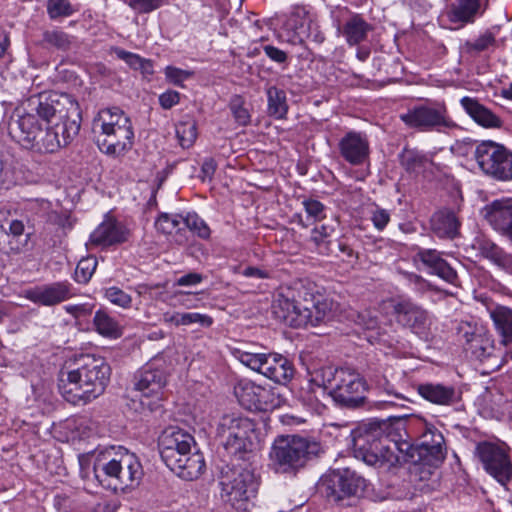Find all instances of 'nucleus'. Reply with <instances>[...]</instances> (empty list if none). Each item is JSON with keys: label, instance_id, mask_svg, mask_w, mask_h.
Listing matches in <instances>:
<instances>
[{"label": "nucleus", "instance_id": "28", "mask_svg": "<svg viewBox=\"0 0 512 512\" xmlns=\"http://www.w3.org/2000/svg\"><path fill=\"white\" fill-rule=\"evenodd\" d=\"M127 230L113 219L103 221L90 235V243L96 246H111L127 240Z\"/></svg>", "mask_w": 512, "mask_h": 512}, {"label": "nucleus", "instance_id": "19", "mask_svg": "<svg viewBox=\"0 0 512 512\" xmlns=\"http://www.w3.org/2000/svg\"><path fill=\"white\" fill-rule=\"evenodd\" d=\"M482 214L492 229L512 245V198L492 201L482 209Z\"/></svg>", "mask_w": 512, "mask_h": 512}, {"label": "nucleus", "instance_id": "30", "mask_svg": "<svg viewBox=\"0 0 512 512\" xmlns=\"http://www.w3.org/2000/svg\"><path fill=\"white\" fill-rule=\"evenodd\" d=\"M294 366L290 360L280 354H268L264 362L263 375L278 384H286L294 376Z\"/></svg>", "mask_w": 512, "mask_h": 512}, {"label": "nucleus", "instance_id": "48", "mask_svg": "<svg viewBox=\"0 0 512 512\" xmlns=\"http://www.w3.org/2000/svg\"><path fill=\"white\" fill-rule=\"evenodd\" d=\"M176 136L182 148H189L196 140V124L194 122H181L176 126Z\"/></svg>", "mask_w": 512, "mask_h": 512}, {"label": "nucleus", "instance_id": "6", "mask_svg": "<svg viewBox=\"0 0 512 512\" xmlns=\"http://www.w3.org/2000/svg\"><path fill=\"white\" fill-rule=\"evenodd\" d=\"M321 453V443L312 437L298 434L280 435L272 443L269 467L276 474L296 476Z\"/></svg>", "mask_w": 512, "mask_h": 512}, {"label": "nucleus", "instance_id": "24", "mask_svg": "<svg viewBox=\"0 0 512 512\" xmlns=\"http://www.w3.org/2000/svg\"><path fill=\"white\" fill-rule=\"evenodd\" d=\"M340 155L351 165H361L369 155V142L365 134L355 131L346 133L339 141Z\"/></svg>", "mask_w": 512, "mask_h": 512}, {"label": "nucleus", "instance_id": "8", "mask_svg": "<svg viewBox=\"0 0 512 512\" xmlns=\"http://www.w3.org/2000/svg\"><path fill=\"white\" fill-rule=\"evenodd\" d=\"M95 478L100 484L109 481L114 489H132L137 487L144 475L142 464L136 454L124 447H118L114 456L107 462H98L93 466Z\"/></svg>", "mask_w": 512, "mask_h": 512}, {"label": "nucleus", "instance_id": "57", "mask_svg": "<svg viewBox=\"0 0 512 512\" xmlns=\"http://www.w3.org/2000/svg\"><path fill=\"white\" fill-rule=\"evenodd\" d=\"M357 324L366 330H375L378 328L379 321L376 313L365 310L357 315Z\"/></svg>", "mask_w": 512, "mask_h": 512}, {"label": "nucleus", "instance_id": "38", "mask_svg": "<svg viewBox=\"0 0 512 512\" xmlns=\"http://www.w3.org/2000/svg\"><path fill=\"white\" fill-rule=\"evenodd\" d=\"M334 234L335 227L323 224L311 231L310 241L313 242L319 253L332 255L335 252V249L332 247V244L335 242L332 240Z\"/></svg>", "mask_w": 512, "mask_h": 512}, {"label": "nucleus", "instance_id": "60", "mask_svg": "<svg viewBox=\"0 0 512 512\" xmlns=\"http://www.w3.org/2000/svg\"><path fill=\"white\" fill-rule=\"evenodd\" d=\"M184 326L190 324H199L202 327H209L212 325L213 320L206 314H200L197 312L183 313Z\"/></svg>", "mask_w": 512, "mask_h": 512}, {"label": "nucleus", "instance_id": "26", "mask_svg": "<svg viewBox=\"0 0 512 512\" xmlns=\"http://www.w3.org/2000/svg\"><path fill=\"white\" fill-rule=\"evenodd\" d=\"M415 389L423 399L436 405L451 406L461 399L460 393L453 386L442 383H420Z\"/></svg>", "mask_w": 512, "mask_h": 512}, {"label": "nucleus", "instance_id": "64", "mask_svg": "<svg viewBox=\"0 0 512 512\" xmlns=\"http://www.w3.org/2000/svg\"><path fill=\"white\" fill-rule=\"evenodd\" d=\"M65 310L74 317L81 318L90 315L93 306L89 304L67 305L65 306Z\"/></svg>", "mask_w": 512, "mask_h": 512}, {"label": "nucleus", "instance_id": "12", "mask_svg": "<svg viewBox=\"0 0 512 512\" xmlns=\"http://www.w3.org/2000/svg\"><path fill=\"white\" fill-rule=\"evenodd\" d=\"M399 117L408 127L422 132L441 131L455 126L446 106L439 103L415 105Z\"/></svg>", "mask_w": 512, "mask_h": 512}, {"label": "nucleus", "instance_id": "34", "mask_svg": "<svg viewBox=\"0 0 512 512\" xmlns=\"http://www.w3.org/2000/svg\"><path fill=\"white\" fill-rule=\"evenodd\" d=\"M495 329L501 337V343H512V309L498 306L490 312Z\"/></svg>", "mask_w": 512, "mask_h": 512}, {"label": "nucleus", "instance_id": "50", "mask_svg": "<svg viewBox=\"0 0 512 512\" xmlns=\"http://www.w3.org/2000/svg\"><path fill=\"white\" fill-rule=\"evenodd\" d=\"M97 267L95 257L81 259L75 269V280L79 283H87L94 274Z\"/></svg>", "mask_w": 512, "mask_h": 512}, {"label": "nucleus", "instance_id": "15", "mask_svg": "<svg viewBox=\"0 0 512 512\" xmlns=\"http://www.w3.org/2000/svg\"><path fill=\"white\" fill-rule=\"evenodd\" d=\"M160 456L166 466H175L176 461L188 451L195 449L194 437L187 431L170 426L163 430L158 439Z\"/></svg>", "mask_w": 512, "mask_h": 512}, {"label": "nucleus", "instance_id": "17", "mask_svg": "<svg viewBox=\"0 0 512 512\" xmlns=\"http://www.w3.org/2000/svg\"><path fill=\"white\" fill-rule=\"evenodd\" d=\"M337 34L342 36L349 46L359 45L368 38L373 30L362 14L351 12L347 8L341 9L334 19Z\"/></svg>", "mask_w": 512, "mask_h": 512}, {"label": "nucleus", "instance_id": "7", "mask_svg": "<svg viewBox=\"0 0 512 512\" xmlns=\"http://www.w3.org/2000/svg\"><path fill=\"white\" fill-rule=\"evenodd\" d=\"M93 132L99 149L110 156L124 155L133 146L130 118L118 107L100 110L93 119Z\"/></svg>", "mask_w": 512, "mask_h": 512}, {"label": "nucleus", "instance_id": "13", "mask_svg": "<svg viewBox=\"0 0 512 512\" xmlns=\"http://www.w3.org/2000/svg\"><path fill=\"white\" fill-rule=\"evenodd\" d=\"M165 384V372L154 368L152 364H147L135 375L133 386L141 394L140 404L143 409L154 412L161 407Z\"/></svg>", "mask_w": 512, "mask_h": 512}, {"label": "nucleus", "instance_id": "39", "mask_svg": "<svg viewBox=\"0 0 512 512\" xmlns=\"http://www.w3.org/2000/svg\"><path fill=\"white\" fill-rule=\"evenodd\" d=\"M286 26L302 39L303 35L310 34L313 19L304 7H295L286 22Z\"/></svg>", "mask_w": 512, "mask_h": 512}, {"label": "nucleus", "instance_id": "61", "mask_svg": "<svg viewBox=\"0 0 512 512\" xmlns=\"http://www.w3.org/2000/svg\"><path fill=\"white\" fill-rule=\"evenodd\" d=\"M116 55L121 60L125 61L131 68L138 70L139 66L142 63V57L137 54L125 51L123 49H117Z\"/></svg>", "mask_w": 512, "mask_h": 512}, {"label": "nucleus", "instance_id": "5", "mask_svg": "<svg viewBox=\"0 0 512 512\" xmlns=\"http://www.w3.org/2000/svg\"><path fill=\"white\" fill-rule=\"evenodd\" d=\"M76 367L61 370L58 389L64 399L74 405L86 404L102 395L110 381L111 367L102 357L82 355Z\"/></svg>", "mask_w": 512, "mask_h": 512}, {"label": "nucleus", "instance_id": "49", "mask_svg": "<svg viewBox=\"0 0 512 512\" xmlns=\"http://www.w3.org/2000/svg\"><path fill=\"white\" fill-rule=\"evenodd\" d=\"M414 445H420L423 447H445V440L441 432H439L434 426L430 425L425 427V431L421 434L419 439Z\"/></svg>", "mask_w": 512, "mask_h": 512}, {"label": "nucleus", "instance_id": "52", "mask_svg": "<svg viewBox=\"0 0 512 512\" xmlns=\"http://www.w3.org/2000/svg\"><path fill=\"white\" fill-rule=\"evenodd\" d=\"M238 359L242 364L263 375L264 362L268 359V354L239 352Z\"/></svg>", "mask_w": 512, "mask_h": 512}, {"label": "nucleus", "instance_id": "53", "mask_svg": "<svg viewBox=\"0 0 512 512\" xmlns=\"http://www.w3.org/2000/svg\"><path fill=\"white\" fill-rule=\"evenodd\" d=\"M104 295L114 305L122 308H129L131 306V296L116 286L106 288Z\"/></svg>", "mask_w": 512, "mask_h": 512}, {"label": "nucleus", "instance_id": "1", "mask_svg": "<svg viewBox=\"0 0 512 512\" xmlns=\"http://www.w3.org/2000/svg\"><path fill=\"white\" fill-rule=\"evenodd\" d=\"M391 425L385 420L363 422L352 431L353 453L365 464L389 470L401 458L415 464L438 467L446 457V447H423L390 439Z\"/></svg>", "mask_w": 512, "mask_h": 512}, {"label": "nucleus", "instance_id": "23", "mask_svg": "<svg viewBox=\"0 0 512 512\" xmlns=\"http://www.w3.org/2000/svg\"><path fill=\"white\" fill-rule=\"evenodd\" d=\"M479 15H481L480 0H452L443 16L450 23L451 29H460L474 23Z\"/></svg>", "mask_w": 512, "mask_h": 512}, {"label": "nucleus", "instance_id": "42", "mask_svg": "<svg viewBox=\"0 0 512 512\" xmlns=\"http://www.w3.org/2000/svg\"><path fill=\"white\" fill-rule=\"evenodd\" d=\"M93 324L96 331L104 337L116 339L122 335L119 323L103 310H98L95 313Z\"/></svg>", "mask_w": 512, "mask_h": 512}, {"label": "nucleus", "instance_id": "10", "mask_svg": "<svg viewBox=\"0 0 512 512\" xmlns=\"http://www.w3.org/2000/svg\"><path fill=\"white\" fill-rule=\"evenodd\" d=\"M367 481L350 468L336 469L325 474L320 481V488L330 502L350 505V499L363 496Z\"/></svg>", "mask_w": 512, "mask_h": 512}, {"label": "nucleus", "instance_id": "51", "mask_svg": "<svg viewBox=\"0 0 512 512\" xmlns=\"http://www.w3.org/2000/svg\"><path fill=\"white\" fill-rule=\"evenodd\" d=\"M183 227L197 234L202 239H207L210 236V229L207 224L197 214H187L183 218Z\"/></svg>", "mask_w": 512, "mask_h": 512}, {"label": "nucleus", "instance_id": "32", "mask_svg": "<svg viewBox=\"0 0 512 512\" xmlns=\"http://www.w3.org/2000/svg\"><path fill=\"white\" fill-rule=\"evenodd\" d=\"M430 224L432 231L440 238H454L460 227V222L455 213L448 209L434 213Z\"/></svg>", "mask_w": 512, "mask_h": 512}, {"label": "nucleus", "instance_id": "45", "mask_svg": "<svg viewBox=\"0 0 512 512\" xmlns=\"http://www.w3.org/2000/svg\"><path fill=\"white\" fill-rule=\"evenodd\" d=\"M46 9L51 20L70 17L77 11L69 0H47Z\"/></svg>", "mask_w": 512, "mask_h": 512}, {"label": "nucleus", "instance_id": "11", "mask_svg": "<svg viewBox=\"0 0 512 512\" xmlns=\"http://www.w3.org/2000/svg\"><path fill=\"white\" fill-rule=\"evenodd\" d=\"M474 158L483 173L497 181L512 180V151L491 140L477 144Z\"/></svg>", "mask_w": 512, "mask_h": 512}, {"label": "nucleus", "instance_id": "31", "mask_svg": "<svg viewBox=\"0 0 512 512\" xmlns=\"http://www.w3.org/2000/svg\"><path fill=\"white\" fill-rule=\"evenodd\" d=\"M461 106L465 112L480 126L485 128H500L501 119L490 109L481 104L477 99L463 97L460 100Z\"/></svg>", "mask_w": 512, "mask_h": 512}, {"label": "nucleus", "instance_id": "40", "mask_svg": "<svg viewBox=\"0 0 512 512\" xmlns=\"http://www.w3.org/2000/svg\"><path fill=\"white\" fill-rule=\"evenodd\" d=\"M268 100V114L276 119H284L288 112L285 91L270 86L266 90Z\"/></svg>", "mask_w": 512, "mask_h": 512}, {"label": "nucleus", "instance_id": "63", "mask_svg": "<svg viewBox=\"0 0 512 512\" xmlns=\"http://www.w3.org/2000/svg\"><path fill=\"white\" fill-rule=\"evenodd\" d=\"M374 226L378 230H383L390 220V215L385 209H376L371 217Z\"/></svg>", "mask_w": 512, "mask_h": 512}, {"label": "nucleus", "instance_id": "25", "mask_svg": "<svg viewBox=\"0 0 512 512\" xmlns=\"http://www.w3.org/2000/svg\"><path fill=\"white\" fill-rule=\"evenodd\" d=\"M416 257L429 269L430 273L437 275L450 284L458 285L457 272L442 258L439 251L435 249L419 248Z\"/></svg>", "mask_w": 512, "mask_h": 512}, {"label": "nucleus", "instance_id": "44", "mask_svg": "<svg viewBox=\"0 0 512 512\" xmlns=\"http://www.w3.org/2000/svg\"><path fill=\"white\" fill-rule=\"evenodd\" d=\"M496 38L491 31H485L474 40H468L464 44L465 51L469 54H478L495 46Z\"/></svg>", "mask_w": 512, "mask_h": 512}, {"label": "nucleus", "instance_id": "41", "mask_svg": "<svg viewBox=\"0 0 512 512\" xmlns=\"http://www.w3.org/2000/svg\"><path fill=\"white\" fill-rule=\"evenodd\" d=\"M74 41V36L69 35L59 28L45 30L42 34V44L44 47L54 48L64 52L71 49Z\"/></svg>", "mask_w": 512, "mask_h": 512}, {"label": "nucleus", "instance_id": "54", "mask_svg": "<svg viewBox=\"0 0 512 512\" xmlns=\"http://www.w3.org/2000/svg\"><path fill=\"white\" fill-rule=\"evenodd\" d=\"M166 0H125V3L138 14L151 13L164 5Z\"/></svg>", "mask_w": 512, "mask_h": 512}, {"label": "nucleus", "instance_id": "9", "mask_svg": "<svg viewBox=\"0 0 512 512\" xmlns=\"http://www.w3.org/2000/svg\"><path fill=\"white\" fill-rule=\"evenodd\" d=\"M221 498L236 510H246L247 503L255 497L258 481L251 464L234 465L222 473Z\"/></svg>", "mask_w": 512, "mask_h": 512}, {"label": "nucleus", "instance_id": "20", "mask_svg": "<svg viewBox=\"0 0 512 512\" xmlns=\"http://www.w3.org/2000/svg\"><path fill=\"white\" fill-rule=\"evenodd\" d=\"M59 122L54 126H46L40 123L35 135L29 140L25 149L38 153H53L60 147L68 145L71 141L64 142L63 126L67 122L64 117H57Z\"/></svg>", "mask_w": 512, "mask_h": 512}, {"label": "nucleus", "instance_id": "21", "mask_svg": "<svg viewBox=\"0 0 512 512\" xmlns=\"http://www.w3.org/2000/svg\"><path fill=\"white\" fill-rule=\"evenodd\" d=\"M459 336L463 341L464 350L471 357L481 362L494 356L495 346L491 337L481 329L468 324L459 327Z\"/></svg>", "mask_w": 512, "mask_h": 512}, {"label": "nucleus", "instance_id": "14", "mask_svg": "<svg viewBox=\"0 0 512 512\" xmlns=\"http://www.w3.org/2000/svg\"><path fill=\"white\" fill-rule=\"evenodd\" d=\"M475 454L484 469L499 483L505 484L512 477V463L506 451L499 445L483 441L475 448Z\"/></svg>", "mask_w": 512, "mask_h": 512}, {"label": "nucleus", "instance_id": "29", "mask_svg": "<svg viewBox=\"0 0 512 512\" xmlns=\"http://www.w3.org/2000/svg\"><path fill=\"white\" fill-rule=\"evenodd\" d=\"M475 247L481 255L500 269L512 274V253L507 252L489 238L476 239Z\"/></svg>", "mask_w": 512, "mask_h": 512}, {"label": "nucleus", "instance_id": "35", "mask_svg": "<svg viewBox=\"0 0 512 512\" xmlns=\"http://www.w3.org/2000/svg\"><path fill=\"white\" fill-rule=\"evenodd\" d=\"M226 452L237 460H244L245 455L251 451L252 441L250 435L240 436L231 434L218 436Z\"/></svg>", "mask_w": 512, "mask_h": 512}, {"label": "nucleus", "instance_id": "16", "mask_svg": "<svg viewBox=\"0 0 512 512\" xmlns=\"http://www.w3.org/2000/svg\"><path fill=\"white\" fill-rule=\"evenodd\" d=\"M394 314L400 325L421 339L429 338L432 320L428 311L422 306L409 299H401L394 305Z\"/></svg>", "mask_w": 512, "mask_h": 512}, {"label": "nucleus", "instance_id": "22", "mask_svg": "<svg viewBox=\"0 0 512 512\" xmlns=\"http://www.w3.org/2000/svg\"><path fill=\"white\" fill-rule=\"evenodd\" d=\"M26 299L43 306H54L72 296L71 285L67 282H55L36 286L24 291Z\"/></svg>", "mask_w": 512, "mask_h": 512}, {"label": "nucleus", "instance_id": "4", "mask_svg": "<svg viewBox=\"0 0 512 512\" xmlns=\"http://www.w3.org/2000/svg\"><path fill=\"white\" fill-rule=\"evenodd\" d=\"M272 312L290 327L317 326L331 319L332 303L299 282L277 293Z\"/></svg>", "mask_w": 512, "mask_h": 512}, {"label": "nucleus", "instance_id": "2", "mask_svg": "<svg viewBox=\"0 0 512 512\" xmlns=\"http://www.w3.org/2000/svg\"><path fill=\"white\" fill-rule=\"evenodd\" d=\"M53 117H64V142L72 141L81 128L82 113L77 100L70 94L55 91L41 92L28 97L6 122L7 133L23 148L28 145L40 120L50 123Z\"/></svg>", "mask_w": 512, "mask_h": 512}, {"label": "nucleus", "instance_id": "3", "mask_svg": "<svg viewBox=\"0 0 512 512\" xmlns=\"http://www.w3.org/2000/svg\"><path fill=\"white\" fill-rule=\"evenodd\" d=\"M367 391V381L356 370L322 365L308 370V378L300 387L299 398L313 405L330 397L337 406L355 410L370 408L365 396Z\"/></svg>", "mask_w": 512, "mask_h": 512}, {"label": "nucleus", "instance_id": "33", "mask_svg": "<svg viewBox=\"0 0 512 512\" xmlns=\"http://www.w3.org/2000/svg\"><path fill=\"white\" fill-rule=\"evenodd\" d=\"M75 512H115L116 507L109 501L85 491L77 493L72 500Z\"/></svg>", "mask_w": 512, "mask_h": 512}, {"label": "nucleus", "instance_id": "62", "mask_svg": "<svg viewBox=\"0 0 512 512\" xmlns=\"http://www.w3.org/2000/svg\"><path fill=\"white\" fill-rule=\"evenodd\" d=\"M180 94L177 91H166L159 96V103L162 108L170 109L179 103Z\"/></svg>", "mask_w": 512, "mask_h": 512}, {"label": "nucleus", "instance_id": "27", "mask_svg": "<svg viewBox=\"0 0 512 512\" xmlns=\"http://www.w3.org/2000/svg\"><path fill=\"white\" fill-rule=\"evenodd\" d=\"M176 462L175 466L167 467L178 477L186 481L198 479L206 467L203 454L196 448L185 453Z\"/></svg>", "mask_w": 512, "mask_h": 512}, {"label": "nucleus", "instance_id": "55", "mask_svg": "<svg viewBox=\"0 0 512 512\" xmlns=\"http://www.w3.org/2000/svg\"><path fill=\"white\" fill-rule=\"evenodd\" d=\"M194 72L190 70H183L174 66H167L165 68V76L166 79L180 87H184L183 82L191 77H193Z\"/></svg>", "mask_w": 512, "mask_h": 512}, {"label": "nucleus", "instance_id": "46", "mask_svg": "<svg viewBox=\"0 0 512 512\" xmlns=\"http://www.w3.org/2000/svg\"><path fill=\"white\" fill-rule=\"evenodd\" d=\"M229 109L235 122L241 126H247L251 121L249 110L245 107V100L240 95H233L229 102Z\"/></svg>", "mask_w": 512, "mask_h": 512}, {"label": "nucleus", "instance_id": "18", "mask_svg": "<svg viewBox=\"0 0 512 512\" xmlns=\"http://www.w3.org/2000/svg\"><path fill=\"white\" fill-rule=\"evenodd\" d=\"M239 404L247 410L266 411L276 406V398L269 388L249 380H240L234 387Z\"/></svg>", "mask_w": 512, "mask_h": 512}, {"label": "nucleus", "instance_id": "59", "mask_svg": "<svg viewBox=\"0 0 512 512\" xmlns=\"http://www.w3.org/2000/svg\"><path fill=\"white\" fill-rule=\"evenodd\" d=\"M47 221L50 224L57 225L63 229H71L73 226V220L71 216L67 213H58L56 211H51L47 215Z\"/></svg>", "mask_w": 512, "mask_h": 512}, {"label": "nucleus", "instance_id": "43", "mask_svg": "<svg viewBox=\"0 0 512 512\" xmlns=\"http://www.w3.org/2000/svg\"><path fill=\"white\" fill-rule=\"evenodd\" d=\"M7 224V236L11 237L16 242V246L13 249L20 251L22 248L28 245L32 233L29 231L26 232L23 220L12 219Z\"/></svg>", "mask_w": 512, "mask_h": 512}, {"label": "nucleus", "instance_id": "37", "mask_svg": "<svg viewBox=\"0 0 512 512\" xmlns=\"http://www.w3.org/2000/svg\"><path fill=\"white\" fill-rule=\"evenodd\" d=\"M217 432L218 436L227 435L228 432L240 436L250 435L253 432V424L247 418L225 415L219 423Z\"/></svg>", "mask_w": 512, "mask_h": 512}, {"label": "nucleus", "instance_id": "47", "mask_svg": "<svg viewBox=\"0 0 512 512\" xmlns=\"http://www.w3.org/2000/svg\"><path fill=\"white\" fill-rule=\"evenodd\" d=\"M183 218L180 215L162 214L157 219L156 228L165 234H172L173 232H180L183 230Z\"/></svg>", "mask_w": 512, "mask_h": 512}, {"label": "nucleus", "instance_id": "36", "mask_svg": "<svg viewBox=\"0 0 512 512\" xmlns=\"http://www.w3.org/2000/svg\"><path fill=\"white\" fill-rule=\"evenodd\" d=\"M401 165L410 174H420L424 172L429 165H432V159L416 149H405L400 155Z\"/></svg>", "mask_w": 512, "mask_h": 512}, {"label": "nucleus", "instance_id": "58", "mask_svg": "<svg viewBox=\"0 0 512 512\" xmlns=\"http://www.w3.org/2000/svg\"><path fill=\"white\" fill-rule=\"evenodd\" d=\"M332 247L335 249L333 254H335L337 257L342 256L348 262H351L352 259L357 258V255L352 247L343 238L335 240V242L332 244Z\"/></svg>", "mask_w": 512, "mask_h": 512}, {"label": "nucleus", "instance_id": "56", "mask_svg": "<svg viewBox=\"0 0 512 512\" xmlns=\"http://www.w3.org/2000/svg\"><path fill=\"white\" fill-rule=\"evenodd\" d=\"M304 209L309 217L319 221L325 217V206L315 199H305L302 202Z\"/></svg>", "mask_w": 512, "mask_h": 512}]
</instances>
